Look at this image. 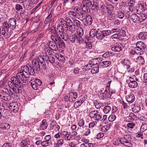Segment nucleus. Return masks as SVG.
<instances>
[{
  "mask_svg": "<svg viewBox=\"0 0 147 147\" xmlns=\"http://www.w3.org/2000/svg\"><path fill=\"white\" fill-rule=\"evenodd\" d=\"M81 8L83 11L85 13L89 14L90 12V8L87 7L86 6H85L83 4L82 6H81Z\"/></svg>",
  "mask_w": 147,
  "mask_h": 147,
  "instance_id": "nucleus-20",
  "label": "nucleus"
},
{
  "mask_svg": "<svg viewBox=\"0 0 147 147\" xmlns=\"http://www.w3.org/2000/svg\"><path fill=\"white\" fill-rule=\"evenodd\" d=\"M65 22H67L68 25L74 24L73 22L69 18L67 17L65 19Z\"/></svg>",
  "mask_w": 147,
  "mask_h": 147,
  "instance_id": "nucleus-48",
  "label": "nucleus"
},
{
  "mask_svg": "<svg viewBox=\"0 0 147 147\" xmlns=\"http://www.w3.org/2000/svg\"><path fill=\"white\" fill-rule=\"evenodd\" d=\"M77 14L79 15V19L82 21L84 20L85 19V13L82 12V11L77 12Z\"/></svg>",
  "mask_w": 147,
  "mask_h": 147,
  "instance_id": "nucleus-23",
  "label": "nucleus"
},
{
  "mask_svg": "<svg viewBox=\"0 0 147 147\" xmlns=\"http://www.w3.org/2000/svg\"><path fill=\"white\" fill-rule=\"evenodd\" d=\"M97 32V30L96 29H91L89 32L90 36L92 38L94 37L95 36H96V34Z\"/></svg>",
  "mask_w": 147,
  "mask_h": 147,
  "instance_id": "nucleus-36",
  "label": "nucleus"
},
{
  "mask_svg": "<svg viewBox=\"0 0 147 147\" xmlns=\"http://www.w3.org/2000/svg\"><path fill=\"white\" fill-rule=\"evenodd\" d=\"M111 107L109 106L105 107L103 109V111L105 113H107L111 110Z\"/></svg>",
  "mask_w": 147,
  "mask_h": 147,
  "instance_id": "nucleus-46",
  "label": "nucleus"
},
{
  "mask_svg": "<svg viewBox=\"0 0 147 147\" xmlns=\"http://www.w3.org/2000/svg\"><path fill=\"white\" fill-rule=\"evenodd\" d=\"M110 91L109 89L108 90H106L104 93H102V96L105 98H110L111 96V94L110 93Z\"/></svg>",
  "mask_w": 147,
  "mask_h": 147,
  "instance_id": "nucleus-25",
  "label": "nucleus"
},
{
  "mask_svg": "<svg viewBox=\"0 0 147 147\" xmlns=\"http://www.w3.org/2000/svg\"><path fill=\"white\" fill-rule=\"evenodd\" d=\"M116 116L114 115H111L109 117L108 120L109 122H112L114 121L116 119Z\"/></svg>",
  "mask_w": 147,
  "mask_h": 147,
  "instance_id": "nucleus-45",
  "label": "nucleus"
},
{
  "mask_svg": "<svg viewBox=\"0 0 147 147\" xmlns=\"http://www.w3.org/2000/svg\"><path fill=\"white\" fill-rule=\"evenodd\" d=\"M34 82H35L36 84L38 86H40L42 84V82L41 80L38 79H36L34 80Z\"/></svg>",
  "mask_w": 147,
  "mask_h": 147,
  "instance_id": "nucleus-60",
  "label": "nucleus"
},
{
  "mask_svg": "<svg viewBox=\"0 0 147 147\" xmlns=\"http://www.w3.org/2000/svg\"><path fill=\"white\" fill-rule=\"evenodd\" d=\"M23 66H24L21 67L22 72L20 71L17 73L16 77L14 76L11 78L10 79L11 81L8 82V84L10 83L11 84H14L18 88L19 87L22 88L23 87V84L20 81L23 83H26L27 81V78H29V76H26L25 74L28 76L31 75L29 73L27 74L23 71L22 69Z\"/></svg>",
  "mask_w": 147,
  "mask_h": 147,
  "instance_id": "nucleus-1",
  "label": "nucleus"
},
{
  "mask_svg": "<svg viewBox=\"0 0 147 147\" xmlns=\"http://www.w3.org/2000/svg\"><path fill=\"white\" fill-rule=\"evenodd\" d=\"M102 31L104 37H105V36H106L110 35L111 33V30H104Z\"/></svg>",
  "mask_w": 147,
  "mask_h": 147,
  "instance_id": "nucleus-42",
  "label": "nucleus"
},
{
  "mask_svg": "<svg viewBox=\"0 0 147 147\" xmlns=\"http://www.w3.org/2000/svg\"><path fill=\"white\" fill-rule=\"evenodd\" d=\"M30 142L28 138L22 140L20 143V147H34L32 145H30Z\"/></svg>",
  "mask_w": 147,
  "mask_h": 147,
  "instance_id": "nucleus-5",
  "label": "nucleus"
},
{
  "mask_svg": "<svg viewBox=\"0 0 147 147\" xmlns=\"http://www.w3.org/2000/svg\"><path fill=\"white\" fill-rule=\"evenodd\" d=\"M68 14L70 16H72L73 17L77 18L76 13L72 11H70L68 13Z\"/></svg>",
  "mask_w": 147,
  "mask_h": 147,
  "instance_id": "nucleus-47",
  "label": "nucleus"
},
{
  "mask_svg": "<svg viewBox=\"0 0 147 147\" xmlns=\"http://www.w3.org/2000/svg\"><path fill=\"white\" fill-rule=\"evenodd\" d=\"M128 85L129 87L132 88H134L137 87L138 84L136 81H132L130 82L128 84Z\"/></svg>",
  "mask_w": 147,
  "mask_h": 147,
  "instance_id": "nucleus-31",
  "label": "nucleus"
},
{
  "mask_svg": "<svg viewBox=\"0 0 147 147\" xmlns=\"http://www.w3.org/2000/svg\"><path fill=\"white\" fill-rule=\"evenodd\" d=\"M11 84V86L13 88H11L9 89H7V92L8 94L9 95V96H10L11 98H14L15 95L17 93H21L22 92V88L19 87H18L14 85V84Z\"/></svg>",
  "mask_w": 147,
  "mask_h": 147,
  "instance_id": "nucleus-3",
  "label": "nucleus"
},
{
  "mask_svg": "<svg viewBox=\"0 0 147 147\" xmlns=\"http://www.w3.org/2000/svg\"><path fill=\"white\" fill-rule=\"evenodd\" d=\"M147 129V123H143L140 128V130L142 132H144Z\"/></svg>",
  "mask_w": 147,
  "mask_h": 147,
  "instance_id": "nucleus-38",
  "label": "nucleus"
},
{
  "mask_svg": "<svg viewBox=\"0 0 147 147\" xmlns=\"http://www.w3.org/2000/svg\"><path fill=\"white\" fill-rule=\"evenodd\" d=\"M1 128L3 129H8L10 127V125L7 123H1Z\"/></svg>",
  "mask_w": 147,
  "mask_h": 147,
  "instance_id": "nucleus-30",
  "label": "nucleus"
},
{
  "mask_svg": "<svg viewBox=\"0 0 147 147\" xmlns=\"http://www.w3.org/2000/svg\"><path fill=\"white\" fill-rule=\"evenodd\" d=\"M113 55L112 53L110 52H107L104 53L102 57L104 58H108L112 56Z\"/></svg>",
  "mask_w": 147,
  "mask_h": 147,
  "instance_id": "nucleus-44",
  "label": "nucleus"
},
{
  "mask_svg": "<svg viewBox=\"0 0 147 147\" xmlns=\"http://www.w3.org/2000/svg\"><path fill=\"white\" fill-rule=\"evenodd\" d=\"M48 59L49 61L51 63H53L55 62V58L53 57H49Z\"/></svg>",
  "mask_w": 147,
  "mask_h": 147,
  "instance_id": "nucleus-64",
  "label": "nucleus"
},
{
  "mask_svg": "<svg viewBox=\"0 0 147 147\" xmlns=\"http://www.w3.org/2000/svg\"><path fill=\"white\" fill-rule=\"evenodd\" d=\"M1 117L2 116L4 118H5L6 116H8V112L7 110L4 109H2L1 111Z\"/></svg>",
  "mask_w": 147,
  "mask_h": 147,
  "instance_id": "nucleus-29",
  "label": "nucleus"
},
{
  "mask_svg": "<svg viewBox=\"0 0 147 147\" xmlns=\"http://www.w3.org/2000/svg\"><path fill=\"white\" fill-rule=\"evenodd\" d=\"M37 61L39 63V64H41L45 63V58L43 56H39L37 58Z\"/></svg>",
  "mask_w": 147,
  "mask_h": 147,
  "instance_id": "nucleus-37",
  "label": "nucleus"
},
{
  "mask_svg": "<svg viewBox=\"0 0 147 147\" xmlns=\"http://www.w3.org/2000/svg\"><path fill=\"white\" fill-rule=\"evenodd\" d=\"M80 22L78 20H74L73 22L74 26H75L78 27H79L80 26Z\"/></svg>",
  "mask_w": 147,
  "mask_h": 147,
  "instance_id": "nucleus-51",
  "label": "nucleus"
},
{
  "mask_svg": "<svg viewBox=\"0 0 147 147\" xmlns=\"http://www.w3.org/2000/svg\"><path fill=\"white\" fill-rule=\"evenodd\" d=\"M57 29L56 31H57V33L60 36H61V34L65 32L64 29L61 24H59L57 25Z\"/></svg>",
  "mask_w": 147,
  "mask_h": 147,
  "instance_id": "nucleus-12",
  "label": "nucleus"
},
{
  "mask_svg": "<svg viewBox=\"0 0 147 147\" xmlns=\"http://www.w3.org/2000/svg\"><path fill=\"white\" fill-rule=\"evenodd\" d=\"M97 112V111H91L89 113V116L91 118H93L94 117V115L96 114V113Z\"/></svg>",
  "mask_w": 147,
  "mask_h": 147,
  "instance_id": "nucleus-58",
  "label": "nucleus"
},
{
  "mask_svg": "<svg viewBox=\"0 0 147 147\" xmlns=\"http://www.w3.org/2000/svg\"><path fill=\"white\" fill-rule=\"evenodd\" d=\"M9 108L10 109H12L13 112H16L18 111V103H16L15 102H12V103H10L9 106Z\"/></svg>",
  "mask_w": 147,
  "mask_h": 147,
  "instance_id": "nucleus-8",
  "label": "nucleus"
},
{
  "mask_svg": "<svg viewBox=\"0 0 147 147\" xmlns=\"http://www.w3.org/2000/svg\"><path fill=\"white\" fill-rule=\"evenodd\" d=\"M30 83L32 87L34 90H37L38 88V85L34 82V79H32L30 81Z\"/></svg>",
  "mask_w": 147,
  "mask_h": 147,
  "instance_id": "nucleus-18",
  "label": "nucleus"
},
{
  "mask_svg": "<svg viewBox=\"0 0 147 147\" xmlns=\"http://www.w3.org/2000/svg\"><path fill=\"white\" fill-rule=\"evenodd\" d=\"M46 120H43L42 121V124H41V126L40 128V130H43L45 129L47 127V124L46 123Z\"/></svg>",
  "mask_w": 147,
  "mask_h": 147,
  "instance_id": "nucleus-22",
  "label": "nucleus"
},
{
  "mask_svg": "<svg viewBox=\"0 0 147 147\" xmlns=\"http://www.w3.org/2000/svg\"><path fill=\"white\" fill-rule=\"evenodd\" d=\"M114 7L111 4H109L108 5V7H107V13H109V11H112L113 10Z\"/></svg>",
  "mask_w": 147,
  "mask_h": 147,
  "instance_id": "nucleus-54",
  "label": "nucleus"
},
{
  "mask_svg": "<svg viewBox=\"0 0 147 147\" xmlns=\"http://www.w3.org/2000/svg\"><path fill=\"white\" fill-rule=\"evenodd\" d=\"M130 18L134 22L136 23H139V17L136 14H132L130 16Z\"/></svg>",
  "mask_w": 147,
  "mask_h": 147,
  "instance_id": "nucleus-10",
  "label": "nucleus"
},
{
  "mask_svg": "<svg viewBox=\"0 0 147 147\" xmlns=\"http://www.w3.org/2000/svg\"><path fill=\"white\" fill-rule=\"evenodd\" d=\"M137 61L140 64L142 65L144 63L145 61L143 57L139 56L136 59Z\"/></svg>",
  "mask_w": 147,
  "mask_h": 147,
  "instance_id": "nucleus-33",
  "label": "nucleus"
},
{
  "mask_svg": "<svg viewBox=\"0 0 147 147\" xmlns=\"http://www.w3.org/2000/svg\"><path fill=\"white\" fill-rule=\"evenodd\" d=\"M97 31L96 34V38L99 40H102L104 38L102 31H99V29L97 30Z\"/></svg>",
  "mask_w": 147,
  "mask_h": 147,
  "instance_id": "nucleus-13",
  "label": "nucleus"
},
{
  "mask_svg": "<svg viewBox=\"0 0 147 147\" xmlns=\"http://www.w3.org/2000/svg\"><path fill=\"white\" fill-rule=\"evenodd\" d=\"M120 142L124 145L128 147H132L130 140V138L127 136H125L119 139Z\"/></svg>",
  "mask_w": 147,
  "mask_h": 147,
  "instance_id": "nucleus-4",
  "label": "nucleus"
},
{
  "mask_svg": "<svg viewBox=\"0 0 147 147\" xmlns=\"http://www.w3.org/2000/svg\"><path fill=\"white\" fill-rule=\"evenodd\" d=\"M62 34H63V36L61 34V36L64 40L67 41L69 39V36L68 33H65L64 32Z\"/></svg>",
  "mask_w": 147,
  "mask_h": 147,
  "instance_id": "nucleus-35",
  "label": "nucleus"
},
{
  "mask_svg": "<svg viewBox=\"0 0 147 147\" xmlns=\"http://www.w3.org/2000/svg\"><path fill=\"white\" fill-rule=\"evenodd\" d=\"M86 22L88 25H90L93 21L92 18L91 16L88 15L85 18Z\"/></svg>",
  "mask_w": 147,
  "mask_h": 147,
  "instance_id": "nucleus-21",
  "label": "nucleus"
},
{
  "mask_svg": "<svg viewBox=\"0 0 147 147\" xmlns=\"http://www.w3.org/2000/svg\"><path fill=\"white\" fill-rule=\"evenodd\" d=\"M118 18L119 19H122L124 16V14L121 11L118 12Z\"/></svg>",
  "mask_w": 147,
  "mask_h": 147,
  "instance_id": "nucleus-53",
  "label": "nucleus"
},
{
  "mask_svg": "<svg viewBox=\"0 0 147 147\" xmlns=\"http://www.w3.org/2000/svg\"><path fill=\"white\" fill-rule=\"evenodd\" d=\"M50 47L51 50L57 51L58 50V48L57 45V42H55L54 41L50 42Z\"/></svg>",
  "mask_w": 147,
  "mask_h": 147,
  "instance_id": "nucleus-11",
  "label": "nucleus"
},
{
  "mask_svg": "<svg viewBox=\"0 0 147 147\" xmlns=\"http://www.w3.org/2000/svg\"><path fill=\"white\" fill-rule=\"evenodd\" d=\"M98 58H94L89 61L90 65H97L99 63L98 61Z\"/></svg>",
  "mask_w": 147,
  "mask_h": 147,
  "instance_id": "nucleus-24",
  "label": "nucleus"
},
{
  "mask_svg": "<svg viewBox=\"0 0 147 147\" xmlns=\"http://www.w3.org/2000/svg\"><path fill=\"white\" fill-rule=\"evenodd\" d=\"M67 27L69 29V32L71 33H73L75 32V27L74 26V24H73L68 25Z\"/></svg>",
  "mask_w": 147,
  "mask_h": 147,
  "instance_id": "nucleus-40",
  "label": "nucleus"
},
{
  "mask_svg": "<svg viewBox=\"0 0 147 147\" xmlns=\"http://www.w3.org/2000/svg\"><path fill=\"white\" fill-rule=\"evenodd\" d=\"M42 145L44 147H47L49 146V143L46 141H43L41 142Z\"/></svg>",
  "mask_w": 147,
  "mask_h": 147,
  "instance_id": "nucleus-62",
  "label": "nucleus"
},
{
  "mask_svg": "<svg viewBox=\"0 0 147 147\" xmlns=\"http://www.w3.org/2000/svg\"><path fill=\"white\" fill-rule=\"evenodd\" d=\"M59 43V45L61 47V48L63 49L65 47V43L63 40L61 41Z\"/></svg>",
  "mask_w": 147,
  "mask_h": 147,
  "instance_id": "nucleus-59",
  "label": "nucleus"
},
{
  "mask_svg": "<svg viewBox=\"0 0 147 147\" xmlns=\"http://www.w3.org/2000/svg\"><path fill=\"white\" fill-rule=\"evenodd\" d=\"M141 109V107L139 105H134L132 108V111L134 113L138 112Z\"/></svg>",
  "mask_w": 147,
  "mask_h": 147,
  "instance_id": "nucleus-27",
  "label": "nucleus"
},
{
  "mask_svg": "<svg viewBox=\"0 0 147 147\" xmlns=\"http://www.w3.org/2000/svg\"><path fill=\"white\" fill-rule=\"evenodd\" d=\"M120 36H122L123 37H125L126 36V34L125 31L122 29H120Z\"/></svg>",
  "mask_w": 147,
  "mask_h": 147,
  "instance_id": "nucleus-57",
  "label": "nucleus"
},
{
  "mask_svg": "<svg viewBox=\"0 0 147 147\" xmlns=\"http://www.w3.org/2000/svg\"><path fill=\"white\" fill-rule=\"evenodd\" d=\"M58 59L60 61L62 62H64L65 61V58L63 55H61L59 56V57H58Z\"/></svg>",
  "mask_w": 147,
  "mask_h": 147,
  "instance_id": "nucleus-61",
  "label": "nucleus"
},
{
  "mask_svg": "<svg viewBox=\"0 0 147 147\" xmlns=\"http://www.w3.org/2000/svg\"><path fill=\"white\" fill-rule=\"evenodd\" d=\"M2 94L1 95V98L5 101L9 100H11V98L10 96L8 94L7 92L6 91H2Z\"/></svg>",
  "mask_w": 147,
  "mask_h": 147,
  "instance_id": "nucleus-7",
  "label": "nucleus"
},
{
  "mask_svg": "<svg viewBox=\"0 0 147 147\" xmlns=\"http://www.w3.org/2000/svg\"><path fill=\"white\" fill-rule=\"evenodd\" d=\"M102 64H103V66L105 67H107L111 64V62L110 61H104L101 63Z\"/></svg>",
  "mask_w": 147,
  "mask_h": 147,
  "instance_id": "nucleus-41",
  "label": "nucleus"
},
{
  "mask_svg": "<svg viewBox=\"0 0 147 147\" xmlns=\"http://www.w3.org/2000/svg\"><path fill=\"white\" fill-rule=\"evenodd\" d=\"M138 36L140 39L144 40L147 38V32H143L140 33Z\"/></svg>",
  "mask_w": 147,
  "mask_h": 147,
  "instance_id": "nucleus-19",
  "label": "nucleus"
},
{
  "mask_svg": "<svg viewBox=\"0 0 147 147\" xmlns=\"http://www.w3.org/2000/svg\"><path fill=\"white\" fill-rule=\"evenodd\" d=\"M76 38L77 40L80 43L84 41V40L82 38V36H78L77 34L76 35Z\"/></svg>",
  "mask_w": 147,
  "mask_h": 147,
  "instance_id": "nucleus-55",
  "label": "nucleus"
},
{
  "mask_svg": "<svg viewBox=\"0 0 147 147\" xmlns=\"http://www.w3.org/2000/svg\"><path fill=\"white\" fill-rule=\"evenodd\" d=\"M120 36H119L118 34L115 33L111 36V38L112 39H114V41H116V40L119 39V37Z\"/></svg>",
  "mask_w": 147,
  "mask_h": 147,
  "instance_id": "nucleus-49",
  "label": "nucleus"
},
{
  "mask_svg": "<svg viewBox=\"0 0 147 147\" xmlns=\"http://www.w3.org/2000/svg\"><path fill=\"white\" fill-rule=\"evenodd\" d=\"M68 100L71 102H72L75 100L78 97V94L76 92H70L69 94Z\"/></svg>",
  "mask_w": 147,
  "mask_h": 147,
  "instance_id": "nucleus-6",
  "label": "nucleus"
},
{
  "mask_svg": "<svg viewBox=\"0 0 147 147\" xmlns=\"http://www.w3.org/2000/svg\"><path fill=\"white\" fill-rule=\"evenodd\" d=\"M122 64L124 65H129L130 63V62L129 60L127 59H124L122 60L121 62Z\"/></svg>",
  "mask_w": 147,
  "mask_h": 147,
  "instance_id": "nucleus-52",
  "label": "nucleus"
},
{
  "mask_svg": "<svg viewBox=\"0 0 147 147\" xmlns=\"http://www.w3.org/2000/svg\"><path fill=\"white\" fill-rule=\"evenodd\" d=\"M136 54L137 55L139 54V55H141L143 54L144 51V50H142L140 48H138L137 47H135L134 48Z\"/></svg>",
  "mask_w": 147,
  "mask_h": 147,
  "instance_id": "nucleus-34",
  "label": "nucleus"
},
{
  "mask_svg": "<svg viewBox=\"0 0 147 147\" xmlns=\"http://www.w3.org/2000/svg\"><path fill=\"white\" fill-rule=\"evenodd\" d=\"M145 8L146 9V5H144L141 3L139 4L138 7V9H139L140 11L142 10L143 11V10H145Z\"/></svg>",
  "mask_w": 147,
  "mask_h": 147,
  "instance_id": "nucleus-50",
  "label": "nucleus"
},
{
  "mask_svg": "<svg viewBox=\"0 0 147 147\" xmlns=\"http://www.w3.org/2000/svg\"><path fill=\"white\" fill-rule=\"evenodd\" d=\"M82 103V100H80L77 101L75 102L74 104V107L76 109H77L79 107Z\"/></svg>",
  "mask_w": 147,
  "mask_h": 147,
  "instance_id": "nucleus-39",
  "label": "nucleus"
},
{
  "mask_svg": "<svg viewBox=\"0 0 147 147\" xmlns=\"http://www.w3.org/2000/svg\"><path fill=\"white\" fill-rule=\"evenodd\" d=\"M76 34H73L71 33L69 35V39L72 42H74L75 41L76 38Z\"/></svg>",
  "mask_w": 147,
  "mask_h": 147,
  "instance_id": "nucleus-32",
  "label": "nucleus"
},
{
  "mask_svg": "<svg viewBox=\"0 0 147 147\" xmlns=\"http://www.w3.org/2000/svg\"><path fill=\"white\" fill-rule=\"evenodd\" d=\"M15 8L17 11H19L20 9H23V7L21 5L17 4L16 5Z\"/></svg>",
  "mask_w": 147,
  "mask_h": 147,
  "instance_id": "nucleus-56",
  "label": "nucleus"
},
{
  "mask_svg": "<svg viewBox=\"0 0 147 147\" xmlns=\"http://www.w3.org/2000/svg\"><path fill=\"white\" fill-rule=\"evenodd\" d=\"M121 43L120 44V45L119 44L118 45H116L112 47L111 48V49L112 51L115 52H120L121 50Z\"/></svg>",
  "mask_w": 147,
  "mask_h": 147,
  "instance_id": "nucleus-17",
  "label": "nucleus"
},
{
  "mask_svg": "<svg viewBox=\"0 0 147 147\" xmlns=\"http://www.w3.org/2000/svg\"><path fill=\"white\" fill-rule=\"evenodd\" d=\"M136 47L142 50H144L146 46L142 42L139 41L137 42L136 44Z\"/></svg>",
  "mask_w": 147,
  "mask_h": 147,
  "instance_id": "nucleus-16",
  "label": "nucleus"
},
{
  "mask_svg": "<svg viewBox=\"0 0 147 147\" xmlns=\"http://www.w3.org/2000/svg\"><path fill=\"white\" fill-rule=\"evenodd\" d=\"M52 15L50 13L48 16L46 18L44 22V23L45 24H47L48 22L51 20Z\"/></svg>",
  "mask_w": 147,
  "mask_h": 147,
  "instance_id": "nucleus-43",
  "label": "nucleus"
},
{
  "mask_svg": "<svg viewBox=\"0 0 147 147\" xmlns=\"http://www.w3.org/2000/svg\"><path fill=\"white\" fill-rule=\"evenodd\" d=\"M32 66L24 65L23 67V69L26 73H29L31 75H34L35 73L34 69L37 71L40 70V64L36 59H33L32 61Z\"/></svg>",
  "mask_w": 147,
  "mask_h": 147,
  "instance_id": "nucleus-2",
  "label": "nucleus"
},
{
  "mask_svg": "<svg viewBox=\"0 0 147 147\" xmlns=\"http://www.w3.org/2000/svg\"><path fill=\"white\" fill-rule=\"evenodd\" d=\"M16 20L14 18L9 19V23L10 27L11 29L15 28L16 27Z\"/></svg>",
  "mask_w": 147,
  "mask_h": 147,
  "instance_id": "nucleus-9",
  "label": "nucleus"
},
{
  "mask_svg": "<svg viewBox=\"0 0 147 147\" xmlns=\"http://www.w3.org/2000/svg\"><path fill=\"white\" fill-rule=\"evenodd\" d=\"M147 18V15L145 13H142L140 15L139 17V23L143 22Z\"/></svg>",
  "mask_w": 147,
  "mask_h": 147,
  "instance_id": "nucleus-26",
  "label": "nucleus"
},
{
  "mask_svg": "<svg viewBox=\"0 0 147 147\" xmlns=\"http://www.w3.org/2000/svg\"><path fill=\"white\" fill-rule=\"evenodd\" d=\"M126 100L129 103H132L135 100V96L133 94H131L127 98Z\"/></svg>",
  "mask_w": 147,
  "mask_h": 147,
  "instance_id": "nucleus-15",
  "label": "nucleus"
},
{
  "mask_svg": "<svg viewBox=\"0 0 147 147\" xmlns=\"http://www.w3.org/2000/svg\"><path fill=\"white\" fill-rule=\"evenodd\" d=\"M135 125V124L134 123H129L127 124V126L128 127L132 129L133 128Z\"/></svg>",
  "mask_w": 147,
  "mask_h": 147,
  "instance_id": "nucleus-63",
  "label": "nucleus"
},
{
  "mask_svg": "<svg viewBox=\"0 0 147 147\" xmlns=\"http://www.w3.org/2000/svg\"><path fill=\"white\" fill-rule=\"evenodd\" d=\"M82 3L85 6H86L89 8H90L92 4L90 0H83Z\"/></svg>",
  "mask_w": 147,
  "mask_h": 147,
  "instance_id": "nucleus-28",
  "label": "nucleus"
},
{
  "mask_svg": "<svg viewBox=\"0 0 147 147\" xmlns=\"http://www.w3.org/2000/svg\"><path fill=\"white\" fill-rule=\"evenodd\" d=\"M101 64H102L101 63H100L99 65H97L95 67H93L91 71V73L92 74H95L98 72L100 66V67L102 66V65Z\"/></svg>",
  "mask_w": 147,
  "mask_h": 147,
  "instance_id": "nucleus-14",
  "label": "nucleus"
}]
</instances>
